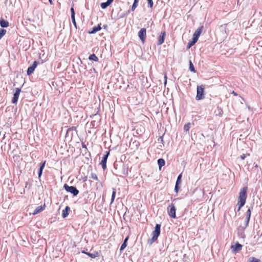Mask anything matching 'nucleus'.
I'll use <instances>...</instances> for the list:
<instances>
[{
  "instance_id": "obj_1",
  "label": "nucleus",
  "mask_w": 262,
  "mask_h": 262,
  "mask_svg": "<svg viewBox=\"0 0 262 262\" xmlns=\"http://www.w3.org/2000/svg\"><path fill=\"white\" fill-rule=\"evenodd\" d=\"M247 187H244L240 190L239 196L238 197L237 205L238 207L237 209V211H239L241 208L243 207L246 203L247 198Z\"/></svg>"
},
{
  "instance_id": "obj_2",
  "label": "nucleus",
  "mask_w": 262,
  "mask_h": 262,
  "mask_svg": "<svg viewBox=\"0 0 262 262\" xmlns=\"http://www.w3.org/2000/svg\"><path fill=\"white\" fill-rule=\"evenodd\" d=\"M160 232L161 225L157 224L156 225L155 230L152 232V238L149 240L148 243L151 244L152 243L155 242L157 239L158 236L160 235Z\"/></svg>"
},
{
  "instance_id": "obj_3",
  "label": "nucleus",
  "mask_w": 262,
  "mask_h": 262,
  "mask_svg": "<svg viewBox=\"0 0 262 262\" xmlns=\"http://www.w3.org/2000/svg\"><path fill=\"white\" fill-rule=\"evenodd\" d=\"M63 188L67 192L71 193L74 196H77L79 193V190L75 186H70L68 184H65L63 185Z\"/></svg>"
},
{
  "instance_id": "obj_4",
  "label": "nucleus",
  "mask_w": 262,
  "mask_h": 262,
  "mask_svg": "<svg viewBox=\"0 0 262 262\" xmlns=\"http://www.w3.org/2000/svg\"><path fill=\"white\" fill-rule=\"evenodd\" d=\"M204 98V88L203 85L197 86L196 96L195 99L197 100H202Z\"/></svg>"
},
{
  "instance_id": "obj_5",
  "label": "nucleus",
  "mask_w": 262,
  "mask_h": 262,
  "mask_svg": "<svg viewBox=\"0 0 262 262\" xmlns=\"http://www.w3.org/2000/svg\"><path fill=\"white\" fill-rule=\"evenodd\" d=\"M176 208L173 204L169 205L167 207V212L169 216L172 219L176 218Z\"/></svg>"
},
{
  "instance_id": "obj_6",
  "label": "nucleus",
  "mask_w": 262,
  "mask_h": 262,
  "mask_svg": "<svg viewBox=\"0 0 262 262\" xmlns=\"http://www.w3.org/2000/svg\"><path fill=\"white\" fill-rule=\"evenodd\" d=\"M138 36L142 42H144L146 36V30L145 28H141L138 32Z\"/></svg>"
},
{
  "instance_id": "obj_7",
  "label": "nucleus",
  "mask_w": 262,
  "mask_h": 262,
  "mask_svg": "<svg viewBox=\"0 0 262 262\" xmlns=\"http://www.w3.org/2000/svg\"><path fill=\"white\" fill-rule=\"evenodd\" d=\"M109 154L110 151H106V154L103 156L101 161L100 162V164L101 165L103 170H105L106 168V161L109 156Z\"/></svg>"
},
{
  "instance_id": "obj_8",
  "label": "nucleus",
  "mask_w": 262,
  "mask_h": 262,
  "mask_svg": "<svg viewBox=\"0 0 262 262\" xmlns=\"http://www.w3.org/2000/svg\"><path fill=\"white\" fill-rule=\"evenodd\" d=\"M251 210L249 208L246 213V219L245 221V226L243 227L244 229H245L249 225V221L251 217Z\"/></svg>"
},
{
  "instance_id": "obj_9",
  "label": "nucleus",
  "mask_w": 262,
  "mask_h": 262,
  "mask_svg": "<svg viewBox=\"0 0 262 262\" xmlns=\"http://www.w3.org/2000/svg\"><path fill=\"white\" fill-rule=\"evenodd\" d=\"M20 92L21 89L20 88H15V92L14 94L13 97L12 99V103H16L17 102Z\"/></svg>"
},
{
  "instance_id": "obj_10",
  "label": "nucleus",
  "mask_w": 262,
  "mask_h": 262,
  "mask_svg": "<svg viewBox=\"0 0 262 262\" xmlns=\"http://www.w3.org/2000/svg\"><path fill=\"white\" fill-rule=\"evenodd\" d=\"M37 64H38V62L36 61H34L33 64L28 68V70L27 71L28 75H30L32 73H33L35 68L37 66Z\"/></svg>"
},
{
  "instance_id": "obj_11",
  "label": "nucleus",
  "mask_w": 262,
  "mask_h": 262,
  "mask_svg": "<svg viewBox=\"0 0 262 262\" xmlns=\"http://www.w3.org/2000/svg\"><path fill=\"white\" fill-rule=\"evenodd\" d=\"M166 36V32L165 31L161 32L158 37V40L157 42V45L160 46L163 44L164 42L165 37Z\"/></svg>"
},
{
  "instance_id": "obj_12",
  "label": "nucleus",
  "mask_w": 262,
  "mask_h": 262,
  "mask_svg": "<svg viewBox=\"0 0 262 262\" xmlns=\"http://www.w3.org/2000/svg\"><path fill=\"white\" fill-rule=\"evenodd\" d=\"M203 26H201L200 27H199V28H198L195 32L194 33V34H193V38L196 39L197 40H198V39H199V36H200L202 32V30L203 29Z\"/></svg>"
},
{
  "instance_id": "obj_13",
  "label": "nucleus",
  "mask_w": 262,
  "mask_h": 262,
  "mask_svg": "<svg viewBox=\"0 0 262 262\" xmlns=\"http://www.w3.org/2000/svg\"><path fill=\"white\" fill-rule=\"evenodd\" d=\"M242 247L243 246L241 244H239L238 243H237L235 245H232L231 248L232 250V251L235 252H238L242 250Z\"/></svg>"
},
{
  "instance_id": "obj_14",
  "label": "nucleus",
  "mask_w": 262,
  "mask_h": 262,
  "mask_svg": "<svg viewBox=\"0 0 262 262\" xmlns=\"http://www.w3.org/2000/svg\"><path fill=\"white\" fill-rule=\"evenodd\" d=\"M45 206H46V205L44 204V205L43 206H39L35 208V209L34 210V212L32 213V214L33 215H35V214H37L40 213L41 211H42V210H44Z\"/></svg>"
},
{
  "instance_id": "obj_15",
  "label": "nucleus",
  "mask_w": 262,
  "mask_h": 262,
  "mask_svg": "<svg viewBox=\"0 0 262 262\" xmlns=\"http://www.w3.org/2000/svg\"><path fill=\"white\" fill-rule=\"evenodd\" d=\"M70 207L69 206H66L65 209L62 210V216L63 218H66L68 216L70 211Z\"/></svg>"
},
{
  "instance_id": "obj_16",
  "label": "nucleus",
  "mask_w": 262,
  "mask_h": 262,
  "mask_svg": "<svg viewBox=\"0 0 262 262\" xmlns=\"http://www.w3.org/2000/svg\"><path fill=\"white\" fill-rule=\"evenodd\" d=\"M128 238H129V237H128V236H127L124 239L123 243L122 244V245L121 246V247L120 249V251H123L126 247Z\"/></svg>"
},
{
  "instance_id": "obj_17",
  "label": "nucleus",
  "mask_w": 262,
  "mask_h": 262,
  "mask_svg": "<svg viewBox=\"0 0 262 262\" xmlns=\"http://www.w3.org/2000/svg\"><path fill=\"white\" fill-rule=\"evenodd\" d=\"M0 26L2 28H7L9 26V22L2 18L0 19Z\"/></svg>"
},
{
  "instance_id": "obj_18",
  "label": "nucleus",
  "mask_w": 262,
  "mask_h": 262,
  "mask_svg": "<svg viewBox=\"0 0 262 262\" xmlns=\"http://www.w3.org/2000/svg\"><path fill=\"white\" fill-rule=\"evenodd\" d=\"M101 29L100 25H98L97 26H95L92 28V30L91 31H89V33L90 34H95L98 31L100 30Z\"/></svg>"
},
{
  "instance_id": "obj_19",
  "label": "nucleus",
  "mask_w": 262,
  "mask_h": 262,
  "mask_svg": "<svg viewBox=\"0 0 262 262\" xmlns=\"http://www.w3.org/2000/svg\"><path fill=\"white\" fill-rule=\"evenodd\" d=\"M165 160L163 159L160 158L158 160V164L160 170H161V167L165 165Z\"/></svg>"
},
{
  "instance_id": "obj_20",
  "label": "nucleus",
  "mask_w": 262,
  "mask_h": 262,
  "mask_svg": "<svg viewBox=\"0 0 262 262\" xmlns=\"http://www.w3.org/2000/svg\"><path fill=\"white\" fill-rule=\"evenodd\" d=\"M216 116H222L223 114V110L220 107H217L216 110L215 111Z\"/></svg>"
},
{
  "instance_id": "obj_21",
  "label": "nucleus",
  "mask_w": 262,
  "mask_h": 262,
  "mask_svg": "<svg viewBox=\"0 0 262 262\" xmlns=\"http://www.w3.org/2000/svg\"><path fill=\"white\" fill-rule=\"evenodd\" d=\"M89 59L95 61H98V58L96 56L95 54H92L89 56Z\"/></svg>"
},
{
  "instance_id": "obj_22",
  "label": "nucleus",
  "mask_w": 262,
  "mask_h": 262,
  "mask_svg": "<svg viewBox=\"0 0 262 262\" xmlns=\"http://www.w3.org/2000/svg\"><path fill=\"white\" fill-rule=\"evenodd\" d=\"M197 41L198 40L196 39L192 38V40L190 41L188 43V48H190V47L193 46L197 42Z\"/></svg>"
},
{
  "instance_id": "obj_23",
  "label": "nucleus",
  "mask_w": 262,
  "mask_h": 262,
  "mask_svg": "<svg viewBox=\"0 0 262 262\" xmlns=\"http://www.w3.org/2000/svg\"><path fill=\"white\" fill-rule=\"evenodd\" d=\"M85 254L88 255L92 258H95L98 256V253L97 252H95L94 253H91L89 252L85 253Z\"/></svg>"
},
{
  "instance_id": "obj_24",
  "label": "nucleus",
  "mask_w": 262,
  "mask_h": 262,
  "mask_svg": "<svg viewBox=\"0 0 262 262\" xmlns=\"http://www.w3.org/2000/svg\"><path fill=\"white\" fill-rule=\"evenodd\" d=\"M189 70H190L191 72H193V73H195V72H196V71H195V69H194V67L193 65V63H192V62H191V60H189Z\"/></svg>"
},
{
  "instance_id": "obj_25",
  "label": "nucleus",
  "mask_w": 262,
  "mask_h": 262,
  "mask_svg": "<svg viewBox=\"0 0 262 262\" xmlns=\"http://www.w3.org/2000/svg\"><path fill=\"white\" fill-rule=\"evenodd\" d=\"M248 262H260V259L254 257H250Z\"/></svg>"
},
{
  "instance_id": "obj_26",
  "label": "nucleus",
  "mask_w": 262,
  "mask_h": 262,
  "mask_svg": "<svg viewBox=\"0 0 262 262\" xmlns=\"http://www.w3.org/2000/svg\"><path fill=\"white\" fill-rule=\"evenodd\" d=\"M6 30L4 29H0V39L5 35Z\"/></svg>"
},
{
  "instance_id": "obj_27",
  "label": "nucleus",
  "mask_w": 262,
  "mask_h": 262,
  "mask_svg": "<svg viewBox=\"0 0 262 262\" xmlns=\"http://www.w3.org/2000/svg\"><path fill=\"white\" fill-rule=\"evenodd\" d=\"M115 196H116V189L115 188H113V191L112 192V198H111V204L114 202Z\"/></svg>"
},
{
  "instance_id": "obj_28",
  "label": "nucleus",
  "mask_w": 262,
  "mask_h": 262,
  "mask_svg": "<svg viewBox=\"0 0 262 262\" xmlns=\"http://www.w3.org/2000/svg\"><path fill=\"white\" fill-rule=\"evenodd\" d=\"M115 196H116V189L115 188H113V191L112 192V198H111V204L114 202Z\"/></svg>"
},
{
  "instance_id": "obj_29",
  "label": "nucleus",
  "mask_w": 262,
  "mask_h": 262,
  "mask_svg": "<svg viewBox=\"0 0 262 262\" xmlns=\"http://www.w3.org/2000/svg\"><path fill=\"white\" fill-rule=\"evenodd\" d=\"M191 124L190 123H188L187 124H185L184 126V130L186 132H187L189 130Z\"/></svg>"
},
{
  "instance_id": "obj_30",
  "label": "nucleus",
  "mask_w": 262,
  "mask_h": 262,
  "mask_svg": "<svg viewBox=\"0 0 262 262\" xmlns=\"http://www.w3.org/2000/svg\"><path fill=\"white\" fill-rule=\"evenodd\" d=\"M100 6H101V7L102 9H104L106 8L109 6V5L106 2L102 3L101 4Z\"/></svg>"
},
{
  "instance_id": "obj_31",
  "label": "nucleus",
  "mask_w": 262,
  "mask_h": 262,
  "mask_svg": "<svg viewBox=\"0 0 262 262\" xmlns=\"http://www.w3.org/2000/svg\"><path fill=\"white\" fill-rule=\"evenodd\" d=\"M181 178H182V174H180L178 176V177L177 178L176 183V184H177V185L180 184V183L181 182Z\"/></svg>"
},
{
  "instance_id": "obj_32",
  "label": "nucleus",
  "mask_w": 262,
  "mask_h": 262,
  "mask_svg": "<svg viewBox=\"0 0 262 262\" xmlns=\"http://www.w3.org/2000/svg\"><path fill=\"white\" fill-rule=\"evenodd\" d=\"M90 178L94 180H98V177L96 174L94 173H92L90 176Z\"/></svg>"
},
{
  "instance_id": "obj_33",
  "label": "nucleus",
  "mask_w": 262,
  "mask_h": 262,
  "mask_svg": "<svg viewBox=\"0 0 262 262\" xmlns=\"http://www.w3.org/2000/svg\"><path fill=\"white\" fill-rule=\"evenodd\" d=\"M71 19H72V23H73L75 28L76 29H77V24H76V20H75V17H72Z\"/></svg>"
},
{
  "instance_id": "obj_34",
  "label": "nucleus",
  "mask_w": 262,
  "mask_h": 262,
  "mask_svg": "<svg viewBox=\"0 0 262 262\" xmlns=\"http://www.w3.org/2000/svg\"><path fill=\"white\" fill-rule=\"evenodd\" d=\"M148 2V7L151 8L153 6V1L152 0H147Z\"/></svg>"
},
{
  "instance_id": "obj_35",
  "label": "nucleus",
  "mask_w": 262,
  "mask_h": 262,
  "mask_svg": "<svg viewBox=\"0 0 262 262\" xmlns=\"http://www.w3.org/2000/svg\"><path fill=\"white\" fill-rule=\"evenodd\" d=\"M137 6H138V4H137L136 3H133V5L132 6L130 10L132 11H134L136 9Z\"/></svg>"
},
{
  "instance_id": "obj_36",
  "label": "nucleus",
  "mask_w": 262,
  "mask_h": 262,
  "mask_svg": "<svg viewBox=\"0 0 262 262\" xmlns=\"http://www.w3.org/2000/svg\"><path fill=\"white\" fill-rule=\"evenodd\" d=\"M46 162V161H45L44 162H42L40 164V167H39V169L43 170V168H45Z\"/></svg>"
},
{
  "instance_id": "obj_37",
  "label": "nucleus",
  "mask_w": 262,
  "mask_h": 262,
  "mask_svg": "<svg viewBox=\"0 0 262 262\" xmlns=\"http://www.w3.org/2000/svg\"><path fill=\"white\" fill-rule=\"evenodd\" d=\"M71 17H75V11H74V9L73 7H72L71 8Z\"/></svg>"
},
{
  "instance_id": "obj_38",
  "label": "nucleus",
  "mask_w": 262,
  "mask_h": 262,
  "mask_svg": "<svg viewBox=\"0 0 262 262\" xmlns=\"http://www.w3.org/2000/svg\"><path fill=\"white\" fill-rule=\"evenodd\" d=\"M179 189H180V187L179 186V185H177L176 184L175 187H174V191L177 193V192H178Z\"/></svg>"
},
{
  "instance_id": "obj_39",
  "label": "nucleus",
  "mask_w": 262,
  "mask_h": 262,
  "mask_svg": "<svg viewBox=\"0 0 262 262\" xmlns=\"http://www.w3.org/2000/svg\"><path fill=\"white\" fill-rule=\"evenodd\" d=\"M42 169H38V177L40 178L42 174Z\"/></svg>"
},
{
  "instance_id": "obj_40",
  "label": "nucleus",
  "mask_w": 262,
  "mask_h": 262,
  "mask_svg": "<svg viewBox=\"0 0 262 262\" xmlns=\"http://www.w3.org/2000/svg\"><path fill=\"white\" fill-rule=\"evenodd\" d=\"M114 0H107L106 2L109 5H110L113 2Z\"/></svg>"
},
{
  "instance_id": "obj_41",
  "label": "nucleus",
  "mask_w": 262,
  "mask_h": 262,
  "mask_svg": "<svg viewBox=\"0 0 262 262\" xmlns=\"http://www.w3.org/2000/svg\"><path fill=\"white\" fill-rule=\"evenodd\" d=\"M245 158H246V155H245V154H243L241 156V158L242 160H244Z\"/></svg>"
},
{
  "instance_id": "obj_42",
  "label": "nucleus",
  "mask_w": 262,
  "mask_h": 262,
  "mask_svg": "<svg viewBox=\"0 0 262 262\" xmlns=\"http://www.w3.org/2000/svg\"><path fill=\"white\" fill-rule=\"evenodd\" d=\"M82 148H84L86 149V145H85L84 143H82Z\"/></svg>"
},
{
  "instance_id": "obj_43",
  "label": "nucleus",
  "mask_w": 262,
  "mask_h": 262,
  "mask_svg": "<svg viewBox=\"0 0 262 262\" xmlns=\"http://www.w3.org/2000/svg\"><path fill=\"white\" fill-rule=\"evenodd\" d=\"M164 78H165L164 84L166 85V84L167 83V77L166 75H165Z\"/></svg>"
},
{
  "instance_id": "obj_44",
  "label": "nucleus",
  "mask_w": 262,
  "mask_h": 262,
  "mask_svg": "<svg viewBox=\"0 0 262 262\" xmlns=\"http://www.w3.org/2000/svg\"><path fill=\"white\" fill-rule=\"evenodd\" d=\"M139 0H134V3L138 4Z\"/></svg>"
},
{
  "instance_id": "obj_45",
  "label": "nucleus",
  "mask_w": 262,
  "mask_h": 262,
  "mask_svg": "<svg viewBox=\"0 0 262 262\" xmlns=\"http://www.w3.org/2000/svg\"><path fill=\"white\" fill-rule=\"evenodd\" d=\"M159 140H161V141H163V137H160L159 138Z\"/></svg>"
},
{
  "instance_id": "obj_46",
  "label": "nucleus",
  "mask_w": 262,
  "mask_h": 262,
  "mask_svg": "<svg viewBox=\"0 0 262 262\" xmlns=\"http://www.w3.org/2000/svg\"><path fill=\"white\" fill-rule=\"evenodd\" d=\"M49 3L51 5H52L53 4V2H52V0H49Z\"/></svg>"
},
{
  "instance_id": "obj_47",
  "label": "nucleus",
  "mask_w": 262,
  "mask_h": 262,
  "mask_svg": "<svg viewBox=\"0 0 262 262\" xmlns=\"http://www.w3.org/2000/svg\"><path fill=\"white\" fill-rule=\"evenodd\" d=\"M232 94H234V95H235V96H236V95H237V93H235V92H234V91H233Z\"/></svg>"
},
{
  "instance_id": "obj_48",
  "label": "nucleus",
  "mask_w": 262,
  "mask_h": 262,
  "mask_svg": "<svg viewBox=\"0 0 262 262\" xmlns=\"http://www.w3.org/2000/svg\"><path fill=\"white\" fill-rule=\"evenodd\" d=\"M82 253L85 254V253H87V252H85V251L83 250V251H82Z\"/></svg>"
},
{
  "instance_id": "obj_49",
  "label": "nucleus",
  "mask_w": 262,
  "mask_h": 262,
  "mask_svg": "<svg viewBox=\"0 0 262 262\" xmlns=\"http://www.w3.org/2000/svg\"><path fill=\"white\" fill-rule=\"evenodd\" d=\"M103 27L104 28H106L107 27V25H103Z\"/></svg>"
},
{
  "instance_id": "obj_50",
  "label": "nucleus",
  "mask_w": 262,
  "mask_h": 262,
  "mask_svg": "<svg viewBox=\"0 0 262 262\" xmlns=\"http://www.w3.org/2000/svg\"><path fill=\"white\" fill-rule=\"evenodd\" d=\"M72 128V129H76V127H75L73 126Z\"/></svg>"
}]
</instances>
